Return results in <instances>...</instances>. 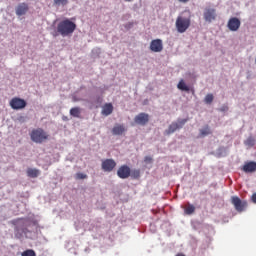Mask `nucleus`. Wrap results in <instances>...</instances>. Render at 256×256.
<instances>
[{
	"label": "nucleus",
	"mask_w": 256,
	"mask_h": 256,
	"mask_svg": "<svg viewBox=\"0 0 256 256\" xmlns=\"http://www.w3.org/2000/svg\"><path fill=\"white\" fill-rule=\"evenodd\" d=\"M191 26V19L179 16L176 19V29L179 33H185Z\"/></svg>",
	"instance_id": "obj_3"
},
{
	"label": "nucleus",
	"mask_w": 256,
	"mask_h": 256,
	"mask_svg": "<svg viewBox=\"0 0 256 256\" xmlns=\"http://www.w3.org/2000/svg\"><path fill=\"white\" fill-rule=\"evenodd\" d=\"M144 163H146V164H151V163H153V158H152L151 156H146V157L144 158Z\"/></svg>",
	"instance_id": "obj_27"
},
{
	"label": "nucleus",
	"mask_w": 256,
	"mask_h": 256,
	"mask_svg": "<svg viewBox=\"0 0 256 256\" xmlns=\"http://www.w3.org/2000/svg\"><path fill=\"white\" fill-rule=\"evenodd\" d=\"M113 113V104L112 103H106L102 106L101 114L104 115V117H109Z\"/></svg>",
	"instance_id": "obj_14"
},
{
	"label": "nucleus",
	"mask_w": 256,
	"mask_h": 256,
	"mask_svg": "<svg viewBox=\"0 0 256 256\" xmlns=\"http://www.w3.org/2000/svg\"><path fill=\"white\" fill-rule=\"evenodd\" d=\"M134 122L136 123V125H147L149 123V114L143 112L139 113L135 116Z\"/></svg>",
	"instance_id": "obj_9"
},
{
	"label": "nucleus",
	"mask_w": 256,
	"mask_h": 256,
	"mask_svg": "<svg viewBox=\"0 0 256 256\" xmlns=\"http://www.w3.org/2000/svg\"><path fill=\"white\" fill-rule=\"evenodd\" d=\"M117 176L120 179H129L131 177V168L127 165H122L117 170Z\"/></svg>",
	"instance_id": "obj_7"
},
{
	"label": "nucleus",
	"mask_w": 256,
	"mask_h": 256,
	"mask_svg": "<svg viewBox=\"0 0 256 256\" xmlns=\"http://www.w3.org/2000/svg\"><path fill=\"white\" fill-rule=\"evenodd\" d=\"M115 167H117V162H115V160H113V159H106V160L102 161V169L106 173H111V171H113V169H115Z\"/></svg>",
	"instance_id": "obj_8"
},
{
	"label": "nucleus",
	"mask_w": 256,
	"mask_h": 256,
	"mask_svg": "<svg viewBox=\"0 0 256 256\" xmlns=\"http://www.w3.org/2000/svg\"><path fill=\"white\" fill-rule=\"evenodd\" d=\"M247 144L253 146L254 145L253 140L252 139H248L247 140Z\"/></svg>",
	"instance_id": "obj_28"
},
{
	"label": "nucleus",
	"mask_w": 256,
	"mask_h": 256,
	"mask_svg": "<svg viewBox=\"0 0 256 256\" xmlns=\"http://www.w3.org/2000/svg\"><path fill=\"white\" fill-rule=\"evenodd\" d=\"M150 229H151V231H153V233H155V225L151 224Z\"/></svg>",
	"instance_id": "obj_30"
},
{
	"label": "nucleus",
	"mask_w": 256,
	"mask_h": 256,
	"mask_svg": "<svg viewBox=\"0 0 256 256\" xmlns=\"http://www.w3.org/2000/svg\"><path fill=\"white\" fill-rule=\"evenodd\" d=\"M30 137L34 143H43V141L49 139V134L42 128H37L32 130Z\"/></svg>",
	"instance_id": "obj_2"
},
{
	"label": "nucleus",
	"mask_w": 256,
	"mask_h": 256,
	"mask_svg": "<svg viewBox=\"0 0 256 256\" xmlns=\"http://www.w3.org/2000/svg\"><path fill=\"white\" fill-rule=\"evenodd\" d=\"M185 214L191 215L195 213V206L193 204H188L184 210Z\"/></svg>",
	"instance_id": "obj_22"
},
{
	"label": "nucleus",
	"mask_w": 256,
	"mask_h": 256,
	"mask_svg": "<svg viewBox=\"0 0 256 256\" xmlns=\"http://www.w3.org/2000/svg\"><path fill=\"white\" fill-rule=\"evenodd\" d=\"M69 3V0H54V5H57L58 7L62 5V7H65Z\"/></svg>",
	"instance_id": "obj_23"
},
{
	"label": "nucleus",
	"mask_w": 256,
	"mask_h": 256,
	"mask_svg": "<svg viewBox=\"0 0 256 256\" xmlns=\"http://www.w3.org/2000/svg\"><path fill=\"white\" fill-rule=\"evenodd\" d=\"M28 11H29V4H27L25 2L18 4V6L16 7V15L18 17L27 15Z\"/></svg>",
	"instance_id": "obj_12"
},
{
	"label": "nucleus",
	"mask_w": 256,
	"mask_h": 256,
	"mask_svg": "<svg viewBox=\"0 0 256 256\" xmlns=\"http://www.w3.org/2000/svg\"><path fill=\"white\" fill-rule=\"evenodd\" d=\"M242 170L245 173H253L256 172V162L250 161L244 164Z\"/></svg>",
	"instance_id": "obj_13"
},
{
	"label": "nucleus",
	"mask_w": 256,
	"mask_h": 256,
	"mask_svg": "<svg viewBox=\"0 0 256 256\" xmlns=\"http://www.w3.org/2000/svg\"><path fill=\"white\" fill-rule=\"evenodd\" d=\"M231 203L234 205L235 209L238 212H243L245 208L247 207L246 201H241L239 197L233 196L231 197Z\"/></svg>",
	"instance_id": "obj_6"
},
{
	"label": "nucleus",
	"mask_w": 256,
	"mask_h": 256,
	"mask_svg": "<svg viewBox=\"0 0 256 256\" xmlns=\"http://www.w3.org/2000/svg\"><path fill=\"white\" fill-rule=\"evenodd\" d=\"M150 51H153L154 53H159V51H161V39H156L151 42Z\"/></svg>",
	"instance_id": "obj_15"
},
{
	"label": "nucleus",
	"mask_w": 256,
	"mask_h": 256,
	"mask_svg": "<svg viewBox=\"0 0 256 256\" xmlns=\"http://www.w3.org/2000/svg\"><path fill=\"white\" fill-rule=\"evenodd\" d=\"M252 201L254 202V203H256V193H254L253 195H252Z\"/></svg>",
	"instance_id": "obj_29"
},
{
	"label": "nucleus",
	"mask_w": 256,
	"mask_h": 256,
	"mask_svg": "<svg viewBox=\"0 0 256 256\" xmlns=\"http://www.w3.org/2000/svg\"><path fill=\"white\" fill-rule=\"evenodd\" d=\"M177 88L180 89L181 91H186L189 92V86H187V84L185 83V81L181 80L178 85Z\"/></svg>",
	"instance_id": "obj_20"
},
{
	"label": "nucleus",
	"mask_w": 256,
	"mask_h": 256,
	"mask_svg": "<svg viewBox=\"0 0 256 256\" xmlns=\"http://www.w3.org/2000/svg\"><path fill=\"white\" fill-rule=\"evenodd\" d=\"M124 1H126V2H128V3H131V1H133V0H124Z\"/></svg>",
	"instance_id": "obj_34"
},
{
	"label": "nucleus",
	"mask_w": 256,
	"mask_h": 256,
	"mask_svg": "<svg viewBox=\"0 0 256 256\" xmlns=\"http://www.w3.org/2000/svg\"><path fill=\"white\" fill-rule=\"evenodd\" d=\"M27 176L31 177L32 179H35V178L39 177V170H37L35 168H28Z\"/></svg>",
	"instance_id": "obj_17"
},
{
	"label": "nucleus",
	"mask_w": 256,
	"mask_h": 256,
	"mask_svg": "<svg viewBox=\"0 0 256 256\" xmlns=\"http://www.w3.org/2000/svg\"><path fill=\"white\" fill-rule=\"evenodd\" d=\"M180 3H187V2H189V0H178Z\"/></svg>",
	"instance_id": "obj_31"
},
{
	"label": "nucleus",
	"mask_w": 256,
	"mask_h": 256,
	"mask_svg": "<svg viewBox=\"0 0 256 256\" xmlns=\"http://www.w3.org/2000/svg\"><path fill=\"white\" fill-rule=\"evenodd\" d=\"M22 256H37L33 249H28L22 252Z\"/></svg>",
	"instance_id": "obj_24"
},
{
	"label": "nucleus",
	"mask_w": 256,
	"mask_h": 256,
	"mask_svg": "<svg viewBox=\"0 0 256 256\" xmlns=\"http://www.w3.org/2000/svg\"><path fill=\"white\" fill-rule=\"evenodd\" d=\"M70 115H71L72 117H77V118H79L80 115H81V108H79V107L71 108V109H70Z\"/></svg>",
	"instance_id": "obj_19"
},
{
	"label": "nucleus",
	"mask_w": 256,
	"mask_h": 256,
	"mask_svg": "<svg viewBox=\"0 0 256 256\" xmlns=\"http://www.w3.org/2000/svg\"><path fill=\"white\" fill-rule=\"evenodd\" d=\"M187 121H189V119H178L176 122H172L169 128L166 130V134H173L175 131L182 129Z\"/></svg>",
	"instance_id": "obj_5"
},
{
	"label": "nucleus",
	"mask_w": 256,
	"mask_h": 256,
	"mask_svg": "<svg viewBox=\"0 0 256 256\" xmlns=\"http://www.w3.org/2000/svg\"><path fill=\"white\" fill-rule=\"evenodd\" d=\"M75 179H77L78 181H80L82 179H87V174L78 172L75 175Z\"/></svg>",
	"instance_id": "obj_25"
},
{
	"label": "nucleus",
	"mask_w": 256,
	"mask_h": 256,
	"mask_svg": "<svg viewBox=\"0 0 256 256\" xmlns=\"http://www.w3.org/2000/svg\"><path fill=\"white\" fill-rule=\"evenodd\" d=\"M11 109H14L15 111H19L21 109H25L27 107V101L25 99L14 97L10 100L9 103Z\"/></svg>",
	"instance_id": "obj_4"
},
{
	"label": "nucleus",
	"mask_w": 256,
	"mask_h": 256,
	"mask_svg": "<svg viewBox=\"0 0 256 256\" xmlns=\"http://www.w3.org/2000/svg\"><path fill=\"white\" fill-rule=\"evenodd\" d=\"M212 132L208 126H205L203 129L200 130V135L199 137H205L207 135H210Z\"/></svg>",
	"instance_id": "obj_21"
},
{
	"label": "nucleus",
	"mask_w": 256,
	"mask_h": 256,
	"mask_svg": "<svg viewBox=\"0 0 256 256\" xmlns=\"http://www.w3.org/2000/svg\"><path fill=\"white\" fill-rule=\"evenodd\" d=\"M213 99H214V97H213L212 94H207L206 97H205V99H204V102H205L206 104H211V103L213 102Z\"/></svg>",
	"instance_id": "obj_26"
},
{
	"label": "nucleus",
	"mask_w": 256,
	"mask_h": 256,
	"mask_svg": "<svg viewBox=\"0 0 256 256\" xmlns=\"http://www.w3.org/2000/svg\"><path fill=\"white\" fill-rule=\"evenodd\" d=\"M220 110H221V111H226V110H228V108H227L226 106H224V107H222Z\"/></svg>",
	"instance_id": "obj_32"
},
{
	"label": "nucleus",
	"mask_w": 256,
	"mask_h": 256,
	"mask_svg": "<svg viewBox=\"0 0 256 256\" xmlns=\"http://www.w3.org/2000/svg\"><path fill=\"white\" fill-rule=\"evenodd\" d=\"M241 26V22L238 18L236 17H232L229 19L228 23H227V28L232 31V32H236L238 31V29Z\"/></svg>",
	"instance_id": "obj_11"
},
{
	"label": "nucleus",
	"mask_w": 256,
	"mask_h": 256,
	"mask_svg": "<svg viewBox=\"0 0 256 256\" xmlns=\"http://www.w3.org/2000/svg\"><path fill=\"white\" fill-rule=\"evenodd\" d=\"M176 256H185L183 253H178Z\"/></svg>",
	"instance_id": "obj_33"
},
{
	"label": "nucleus",
	"mask_w": 256,
	"mask_h": 256,
	"mask_svg": "<svg viewBox=\"0 0 256 256\" xmlns=\"http://www.w3.org/2000/svg\"><path fill=\"white\" fill-rule=\"evenodd\" d=\"M203 17L206 22L211 23L217 17L216 10L213 8H206L204 10Z\"/></svg>",
	"instance_id": "obj_10"
},
{
	"label": "nucleus",
	"mask_w": 256,
	"mask_h": 256,
	"mask_svg": "<svg viewBox=\"0 0 256 256\" xmlns=\"http://www.w3.org/2000/svg\"><path fill=\"white\" fill-rule=\"evenodd\" d=\"M75 29H77V24L69 19L62 20L57 26V32L60 33L62 37L72 35Z\"/></svg>",
	"instance_id": "obj_1"
},
{
	"label": "nucleus",
	"mask_w": 256,
	"mask_h": 256,
	"mask_svg": "<svg viewBox=\"0 0 256 256\" xmlns=\"http://www.w3.org/2000/svg\"><path fill=\"white\" fill-rule=\"evenodd\" d=\"M127 131V129L125 128L124 125L121 124H116L113 129H112V133L114 135H122Z\"/></svg>",
	"instance_id": "obj_16"
},
{
	"label": "nucleus",
	"mask_w": 256,
	"mask_h": 256,
	"mask_svg": "<svg viewBox=\"0 0 256 256\" xmlns=\"http://www.w3.org/2000/svg\"><path fill=\"white\" fill-rule=\"evenodd\" d=\"M130 177L132 179H140L141 178V170H139V169L131 170L130 169Z\"/></svg>",
	"instance_id": "obj_18"
}]
</instances>
